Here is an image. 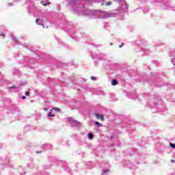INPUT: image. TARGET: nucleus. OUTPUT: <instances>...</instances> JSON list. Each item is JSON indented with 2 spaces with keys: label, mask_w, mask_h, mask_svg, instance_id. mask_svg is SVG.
Segmentation results:
<instances>
[{
  "label": "nucleus",
  "mask_w": 175,
  "mask_h": 175,
  "mask_svg": "<svg viewBox=\"0 0 175 175\" xmlns=\"http://www.w3.org/2000/svg\"><path fill=\"white\" fill-rule=\"evenodd\" d=\"M40 117H42V113H37L36 115V120H38V118H40Z\"/></svg>",
  "instance_id": "nucleus-51"
},
{
  "label": "nucleus",
  "mask_w": 175,
  "mask_h": 175,
  "mask_svg": "<svg viewBox=\"0 0 175 175\" xmlns=\"http://www.w3.org/2000/svg\"><path fill=\"white\" fill-rule=\"evenodd\" d=\"M143 12L144 13H148V12H150V10H148V8H145L144 10H143Z\"/></svg>",
  "instance_id": "nucleus-52"
},
{
  "label": "nucleus",
  "mask_w": 175,
  "mask_h": 175,
  "mask_svg": "<svg viewBox=\"0 0 175 175\" xmlns=\"http://www.w3.org/2000/svg\"><path fill=\"white\" fill-rule=\"evenodd\" d=\"M68 122H69V124H70L71 126L74 127V128H81L82 124L81 122L76 120H73L72 119V118H69L68 119Z\"/></svg>",
  "instance_id": "nucleus-18"
},
{
  "label": "nucleus",
  "mask_w": 175,
  "mask_h": 175,
  "mask_svg": "<svg viewBox=\"0 0 175 175\" xmlns=\"http://www.w3.org/2000/svg\"><path fill=\"white\" fill-rule=\"evenodd\" d=\"M51 117H55V114H53V113H51V112H49L47 114V118L50 119V118H51Z\"/></svg>",
  "instance_id": "nucleus-49"
},
{
  "label": "nucleus",
  "mask_w": 175,
  "mask_h": 175,
  "mask_svg": "<svg viewBox=\"0 0 175 175\" xmlns=\"http://www.w3.org/2000/svg\"><path fill=\"white\" fill-rule=\"evenodd\" d=\"M11 39L13 42H15L16 44L23 46V47L27 49V50H29V51L34 53L35 55H36L35 57V59L34 58L31 59L29 58V57H27V56H23V62L21 61L18 62V64H21V65H22V64H23V65H25V64H29V65H34V64L37 61H40V59H46V58H47V55L40 52V51L35 49V48L32 45L27 43L23 44L20 42V41H18V40L17 39V37H16L15 36L12 35Z\"/></svg>",
  "instance_id": "nucleus-3"
},
{
  "label": "nucleus",
  "mask_w": 175,
  "mask_h": 175,
  "mask_svg": "<svg viewBox=\"0 0 175 175\" xmlns=\"http://www.w3.org/2000/svg\"><path fill=\"white\" fill-rule=\"evenodd\" d=\"M72 103H74V106L77 108L79 109L80 108V106H81V101L77 100H74L72 101Z\"/></svg>",
  "instance_id": "nucleus-31"
},
{
  "label": "nucleus",
  "mask_w": 175,
  "mask_h": 175,
  "mask_svg": "<svg viewBox=\"0 0 175 175\" xmlns=\"http://www.w3.org/2000/svg\"><path fill=\"white\" fill-rule=\"evenodd\" d=\"M27 167H29V169H33V167H35V163H33L32 161L30 163H28L27 165Z\"/></svg>",
  "instance_id": "nucleus-43"
},
{
  "label": "nucleus",
  "mask_w": 175,
  "mask_h": 175,
  "mask_svg": "<svg viewBox=\"0 0 175 175\" xmlns=\"http://www.w3.org/2000/svg\"><path fill=\"white\" fill-rule=\"evenodd\" d=\"M96 111L98 113V114H106L107 113V108L100 105L96 108Z\"/></svg>",
  "instance_id": "nucleus-20"
},
{
  "label": "nucleus",
  "mask_w": 175,
  "mask_h": 175,
  "mask_svg": "<svg viewBox=\"0 0 175 175\" xmlns=\"http://www.w3.org/2000/svg\"><path fill=\"white\" fill-rule=\"evenodd\" d=\"M48 161L50 162V164H45L42 166L44 170H47V169H51V167H53V165L55 163V165L57 166L62 167L66 173H70V167H69V165H68V163H66V161H61L57 157H54L53 156H49Z\"/></svg>",
  "instance_id": "nucleus-6"
},
{
  "label": "nucleus",
  "mask_w": 175,
  "mask_h": 175,
  "mask_svg": "<svg viewBox=\"0 0 175 175\" xmlns=\"http://www.w3.org/2000/svg\"><path fill=\"white\" fill-rule=\"evenodd\" d=\"M25 4L27 6V11L29 14L35 16L38 14V13H40V10L39 9V7L35 4V2H33V0H27Z\"/></svg>",
  "instance_id": "nucleus-8"
},
{
  "label": "nucleus",
  "mask_w": 175,
  "mask_h": 175,
  "mask_svg": "<svg viewBox=\"0 0 175 175\" xmlns=\"http://www.w3.org/2000/svg\"><path fill=\"white\" fill-rule=\"evenodd\" d=\"M118 80H117L116 79H113L111 81V84L113 86L118 85Z\"/></svg>",
  "instance_id": "nucleus-41"
},
{
  "label": "nucleus",
  "mask_w": 175,
  "mask_h": 175,
  "mask_svg": "<svg viewBox=\"0 0 175 175\" xmlns=\"http://www.w3.org/2000/svg\"><path fill=\"white\" fill-rule=\"evenodd\" d=\"M100 167H102V173L100 175H109L110 174V164L108 161H102L100 163Z\"/></svg>",
  "instance_id": "nucleus-15"
},
{
  "label": "nucleus",
  "mask_w": 175,
  "mask_h": 175,
  "mask_svg": "<svg viewBox=\"0 0 175 175\" xmlns=\"http://www.w3.org/2000/svg\"><path fill=\"white\" fill-rule=\"evenodd\" d=\"M94 125H96L98 128H100V126H102V123L99 122H94Z\"/></svg>",
  "instance_id": "nucleus-48"
},
{
  "label": "nucleus",
  "mask_w": 175,
  "mask_h": 175,
  "mask_svg": "<svg viewBox=\"0 0 175 175\" xmlns=\"http://www.w3.org/2000/svg\"><path fill=\"white\" fill-rule=\"evenodd\" d=\"M77 91H79V92H87V91H90V87L88 86V85H85L81 88H78Z\"/></svg>",
  "instance_id": "nucleus-25"
},
{
  "label": "nucleus",
  "mask_w": 175,
  "mask_h": 175,
  "mask_svg": "<svg viewBox=\"0 0 175 175\" xmlns=\"http://www.w3.org/2000/svg\"><path fill=\"white\" fill-rule=\"evenodd\" d=\"M139 161H135V163L132 162L131 160H122L121 164L124 167H127L128 169H131V170H135L137 169V165H139Z\"/></svg>",
  "instance_id": "nucleus-12"
},
{
  "label": "nucleus",
  "mask_w": 175,
  "mask_h": 175,
  "mask_svg": "<svg viewBox=\"0 0 175 175\" xmlns=\"http://www.w3.org/2000/svg\"><path fill=\"white\" fill-rule=\"evenodd\" d=\"M128 97L130 98L131 99H137L138 96L136 94V90H134L133 93L129 92L128 94Z\"/></svg>",
  "instance_id": "nucleus-27"
},
{
  "label": "nucleus",
  "mask_w": 175,
  "mask_h": 175,
  "mask_svg": "<svg viewBox=\"0 0 175 175\" xmlns=\"http://www.w3.org/2000/svg\"><path fill=\"white\" fill-rule=\"evenodd\" d=\"M103 28L104 29H107L109 30L110 28V26L109 25L108 23H103Z\"/></svg>",
  "instance_id": "nucleus-45"
},
{
  "label": "nucleus",
  "mask_w": 175,
  "mask_h": 175,
  "mask_svg": "<svg viewBox=\"0 0 175 175\" xmlns=\"http://www.w3.org/2000/svg\"><path fill=\"white\" fill-rule=\"evenodd\" d=\"M14 113H16V116H18V120L21 118V111H18V109L14 108Z\"/></svg>",
  "instance_id": "nucleus-38"
},
{
  "label": "nucleus",
  "mask_w": 175,
  "mask_h": 175,
  "mask_svg": "<svg viewBox=\"0 0 175 175\" xmlns=\"http://www.w3.org/2000/svg\"><path fill=\"white\" fill-rule=\"evenodd\" d=\"M66 66H70V64L66 65L63 63H59L57 66H55V68H61L62 69H66Z\"/></svg>",
  "instance_id": "nucleus-33"
},
{
  "label": "nucleus",
  "mask_w": 175,
  "mask_h": 175,
  "mask_svg": "<svg viewBox=\"0 0 175 175\" xmlns=\"http://www.w3.org/2000/svg\"><path fill=\"white\" fill-rule=\"evenodd\" d=\"M18 173L20 175H25V174H27V172H25V170H23V167H21V166H20L18 168Z\"/></svg>",
  "instance_id": "nucleus-34"
},
{
  "label": "nucleus",
  "mask_w": 175,
  "mask_h": 175,
  "mask_svg": "<svg viewBox=\"0 0 175 175\" xmlns=\"http://www.w3.org/2000/svg\"><path fill=\"white\" fill-rule=\"evenodd\" d=\"M6 167H13V165L10 163V157L9 156L5 158L0 157V170H3Z\"/></svg>",
  "instance_id": "nucleus-13"
},
{
  "label": "nucleus",
  "mask_w": 175,
  "mask_h": 175,
  "mask_svg": "<svg viewBox=\"0 0 175 175\" xmlns=\"http://www.w3.org/2000/svg\"><path fill=\"white\" fill-rule=\"evenodd\" d=\"M91 80H92L93 81H96V77H94V76H92L90 77Z\"/></svg>",
  "instance_id": "nucleus-57"
},
{
  "label": "nucleus",
  "mask_w": 175,
  "mask_h": 175,
  "mask_svg": "<svg viewBox=\"0 0 175 175\" xmlns=\"http://www.w3.org/2000/svg\"><path fill=\"white\" fill-rule=\"evenodd\" d=\"M140 53L143 55V54H145V55H148L150 54V50L146 49V48H141Z\"/></svg>",
  "instance_id": "nucleus-32"
},
{
  "label": "nucleus",
  "mask_w": 175,
  "mask_h": 175,
  "mask_svg": "<svg viewBox=\"0 0 175 175\" xmlns=\"http://www.w3.org/2000/svg\"><path fill=\"white\" fill-rule=\"evenodd\" d=\"M157 2L158 5L160 6L161 9H163V10H173L175 12V7L170 5V1L162 0L159 1V0H158Z\"/></svg>",
  "instance_id": "nucleus-11"
},
{
  "label": "nucleus",
  "mask_w": 175,
  "mask_h": 175,
  "mask_svg": "<svg viewBox=\"0 0 175 175\" xmlns=\"http://www.w3.org/2000/svg\"><path fill=\"white\" fill-rule=\"evenodd\" d=\"M148 105H150L152 113H165V111H167L166 104L163 103L158 94H154L153 102Z\"/></svg>",
  "instance_id": "nucleus-5"
},
{
  "label": "nucleus",
  "mask_w": 175,
  "mask_h": 175,
  "mask_svg": "<svg viewBox=\"0 0 175 175\" xmlns=\"http://www.w3.org/2000/svg\"><path fill=\"white\" fill-rule=\"evenodd\" d=\"M86 2L90 3H100L101 6H110L111 1H107L106 0H86ZM115 2H118L119 6L113 12H103L100 11L99 13L100 15H98V18H109V17H116V14L119 13H125L128 12V3L125 0H115Z\"/></svg>",
  "instance_id": "nucleus-2"
},
{
  "label": "nucleus",
  "mask_w": 175,
  "mask_h": 175,
  "mask_svg": "<svg viewBox=\"0 0 175 175\" xmlns=\"http://www.w3.org/2000/svg\"><path fill=\"white\" fill-rule=\"evenodd\" d=\"M25 84H27V82H23L20 83L19 86H16V85L10 86L7 88V90H8L10 92H16L17 90H18L20 87H21L22 85H25Z\"/></svg>",
  "instance_id": "nucleus-19"
},
{
  "label": "nucleus",
  "mask_w": 175,
  "mask_h": 175,
  "mask_svg": "<svg viewBox=\"0 0 175 175\" xmlns=\"http://www.w3.org/2000/svg\"><path fill=\"white\" fill-rule=\"evenodd\" d=\"M129 124H131V122L129 121L126 123H125V124H121L120 126L121 128H127V131L129 132V135L130 136V138L132 139L133 137H135V124H131L129 125Z\"/></svg>",
  "instance_id": "nucleus-14"
},
{
  "label": "nucleus",
  "mask_w": 175,
  "mask_h": 175,
  "mask_svg": "<svg viewBox=\"0 0 175 175\" xmlns=\"http://www.w3.org/2000/svg\"><path fill=\"white\" fill-rule=\"evenodd\" d=\"M56 9H57V10H61V5L57 4L56 5Z\"/></svg>",
  "instance_id": "nucleus-54"
},
{
  "label": "nucleus",
  "mask_w": 175,
  "mask_h": 175,
  "mask_svg": "<svg viewBox=\"0 0 175 175\" xmlns=\"http://www.w3.org/2000/svg\"><path fill=\"white\" fill-rule=\"evenodd\" d=\"M108 139H109V140H111V139H114V136L111 135L110 137H108Z\"/></svg>",
  "instance_id": "nucleus-64"
},
{
  "label": "nucleus",
  "mask_w": 175,
  "mask_h": 175,
  "mask_svg": "<svg viewBox=\"0 0 175 175\" xmlns=\"http://www.w3.org/2000/svg\"><path fill=\"white\" fill-rule=\"evenodd\" d=\"M138 81L139 83H143L144 84H146V81H147V75L146 74H144L143 75L140 76Z\"/></svg>",
  "instance_id": "nucleus-29"
},
{
  "label": "nucleus",
  "mask_w": 175,
  "mask_h": 175,
  "mask_svg": "<svg viewBox=\"0 0 175 175\" xmlns=\"http://www.w3.org/2000/svg\"><path fill=\"white\" fill-rule=\"evenodd\" d=\"M93 116H95L97 120H101V121H105V116L102 113H94Z\"/></svg>",
  "instance_id": "nucleus-28"
},
{
  "label": "nucleus",
  "mask_w": 175,
  "mask_h": 175,
  "mask_svg": "<svg viewBox=\"0 0 175 175\" xmlns=\"http://www.w3.org/2000/svg\"><path fill=\"white\" fill-rule=\"evenodd\" d=\"M129 154L131 156V158H137V159H144V157L142 156V154L137 152V149L133 148L129 151Z\"/></svg>",
  "instance_id": "nucleus-17"
},
{
  "label": "nucleus",
  "mask_w": 175,
  "mask_h": 175,
  "mask_svg": "<svg viewBox=\"0 0 175 175\" xmlns=\"http://www.w3.org/2000/svg\"><path fill=\"white\" fill-rule=\"evenodd\" d=\"M13 5H14L13 3H7V6H8L9 8L13 6Z\"/></svg>",
  "instance_id": "nucleus-60"
},
{
  "label": "nucleus",
  "mask_w": 175,
  "mask_h": 175,
  "mask_svg": "<svg viewBox=\"0 0 175 175\" xmlns=\"http://www.w3.org/2000/svg\"><path fill=\"white\" fill-rule=\"evenodd\" d=\"M13 75H14V76H20V70H18V69H15L14 70L12 71Z\"/></svg>",
  "instance_id": "nucleus-44"
},
{
  "label": "nucleus",
  "mask_w": 175,
  "mask_h": 175,
  "mask_svg": "<svg viewBox=\"0 0 175 175\" xmlns=\"http://www.w3.org/2000/svg\"><path fill=\"white\" fill-rule=\"evenodd\" d=\"M146 144V143H144L143 142H142L141 144L138 142V145L140 146L141 147H143V146H144V144Z\"/></svg>",
  "instance_id": "nucleus-58"
},
{
  "label": "nucleus",
  "mask_w": 175,
  "mask_h": 175,
  "mask_svg": "<svg viewBox=\"0 0 175 175\" xmlns=\"http://www.w3.org/2000/svg\"><path fill=\"white\" fill-rule=\"evenodd\" d=\"M25 95L26 96H29V92H28V91L25 92Z\"/></svg>",
  "instance_id": "nucleus-62"
},
{
  "label": "nucleus",
  "mask_w": 175,
  "mask_h": 175,
  "mask_svg": "<svg viewBox=\"0 0 175 175\" xmlns=\"http://www.w3.org/2000/svg\"><path fill=\"white\" fill-rule=\"evenodd\" d=\"M86 148H91L92 147V144H88V145L85 146Z\"/></svg>",
  "instance_id": "nucleus-55"
},
{
  "label": "nucleus",
  "mask_w": 175,
  "mask_h": 175,
  "mask_svg": "<svg viewBox=\"0 0 175 175\" xmlns=\"http://www.w3.org/2000/svg\"><path fill=\"white\" fill-rule=\"evenodd\" d=\"M152 77H156L157 79H162V76L158 72L152 73Z\"/></svg>",
  "instance_id": "nucleus-40"
},
{
  "label": "nucleus",
  "mask_w": 175,
  "mask_h": 175,
  "mask_svg": "<svg viewBox=\"0 0 175 175\" xmlns=\"http://www.w3.org/2000/svg\"><path fill=\"white\" fill-rule=\"evenodd\" d=\"M157 146L159 148V151L160 152H163L166 149L170 148V146L165 145V144L159 143L157 144Z\"/></svg>",
  "instance_id": "nucleus-21"
},
{
  "label": "nucleus",
  "mask_w": 175,
  "mask_h": 175,
  "mask_svg": "<svg viewBox=\"0 0 175 175\" xmlns=\"http://www.w3.org/2000/svg\"><path fill=\"white\" fill-rule=\"evenodd\" d=\"M57 42L60 44L61 47L65 46V42H64L61 39H57Z\"/></svg>",
  "instance_id": "nucleus-46"
},
{
  "label": "nucleus",
  "mask_w": 175,
  "mask_h": 175,
  "mask_svg": "<svg viewBox=\"0 0 175 175\" xmlns=\"http://www.w3.org/2000/svg\"><path fill=\"white\" fill-rule=\"evenodd\" d=\"M169 147H171V148H172L173 150H174V148H175V144H173V143L170 142V143L169 144Z\"/></svg>",
  "instance_id": "nucleus-50"
},
{
  "label": "nucleus",
  "mask_w": 175,
  "mask_h": 175,
  "mask_svg": "<svg viewBox=\"0 0 175 175\" xmlns=\"http://www.w3.org/2000/svg\"><path fill=\"white\" fill-rule=\"evenodd\" d=\"M87 44H90V46H93V47H96V49H100L102 47L101 44H97L96 42H94L92 40H88L86 41Z\"/></svg>",
  "instance_id": "nucleus-23"
},
{
  "label": "nucleus",
  "mask_w": 175,
  "mask_h": 175,
  "mask_svg": "<svg viewBox=\"0 0 175 175\" xmlns=\"http://www.w3.org/2000/svg\"><path fill=\"white\" fill-rule=\"evenodd\" d=\"M36 24H38V25H41L42 27V28H44V24L46 23V21L40 18H38L36 20Z\"/></svg>",
  "instance_id": "nucleus-26"
},
{
  "label": "nucleus",
  "mask_w": 175,
  "mask_h": 175,
  "mask_svg": "<svg viewBox=\"0 0 175 175\" xmlns=\"http://www.w3.org/2000/svg\"><path fill=\"white\" fill-rule=\"evenodd\" d=\"M103 65L104 66H110L111 65V62L107 59H106L105 60H103Z\"/></svg>",
  "instance_id": "nucleus-35"
},
{
  "label": "nucleus",
  "mask_w": 175,
  "mask_h": 175,
  "mask_svg": "<svg viewBox=\"0 0 175 175\" xmlns=\"http://www.w3.org/2000/svg\"><path fill=\"white\" fill-rule=\"evenodd\" d=\"M88 137L89 140H92V139H94V133H88Z\"/></svg>",
  "instance_id": "nucleus-47"
},
{
  "label": "nucleus",
  "mask_w": 175,
  "mask_h": 175,
  "mask_svg": "<svg viewBox=\"0 0 175 175\" xmlns=\"http://www.w3.org/2000/svg\"><path fill=\"white\" fill-rule=\"evenodd\" d=\"M3 31H5V26H0V36H2V38H5V36Z\"/></svg>",
  "instance_id": "nucleus-37"
},
{
  "label": "nucleus",
  "mask_w": 175,
  "mask_h": 175,
  "mask_svg": "<svg viewBox=\"0 0 175 175\" xmlns=\"http://www.w3.org/2000/svg\"><path fill=\"white\" fill-rule=\"evenodd\" d=\"M41 83L44 85H47L49 87V88H52L54 90V86L55 85V91H62V87L59 86L60 85H65V87H69V83L68 81V78L66 77H64L62 80H59L58 79H51V78H48L46 81H41Z\"/></svg>",
  "instance_id": "nucleus-4"
},
{
  "label": "nucleus",
  "mask_w": 175,
  "mask_h": 175,
  "mask_svg": "<svg viewBox=\"0 0 175 175\" xmlns=\"http://www.w3.org/2000/svg\"><path fill=\"white\" fill-rule=\"evenodd\" d=\"M68 81H70V83H72V84L74 85L83 84V83H85V81H87V79L84 78H76L73 76H71L68 78Z\"/></svg>",
  "instance_id": "nucleus-16"
},
{
  "label": "nucleus",
  "mask_w": 175,
  "mask_h": 175,
  "mask_svg": "<svg viewBox=\"0 0 175 175\" xmlns=\"http://www.w3.org/2000/svg\"><path fill=\"white\" fill-rule=\"evenodd\" d=\"M125 44L124 42H122V44L120 45H119V49H122V46L124 45Z\"/></svg>",
  "instance_id": "nucleus-63"
},
{
  "label": "nucleus",
  "mask_w": 175,
  "mask_h": 175,
  "mask_svg": "<svg viewBox=\"0 0 175 175\" xmlns=\"http://www.w3.org/2000/svg\"><path fill=\"white\" fill-rule=\"evenodd\" d=\"M41 148L42 150H53V145L51 144H44L41 146Z\"/></svg>",
  "instance_id": "nucleus-24"
},
{
  "label": "nucleus",
  "mask_w": 175,
  "mask_h": 175,
  "mask_svg": "<svg viewBox=\"0 0 175 175\" xmlns=\"http://www.w3.org/2000/svg\"><path fill=\"white\" fill-rule=\"evenodd\" d=\"M95 163L92 162V161H89L88 163V164L85 165V168L86 169H94V167H95Z\"/></svg>",
  "instance_id": "nucleus-30"
},
{
  "label": "nucleus",
  "mask_w": 175,
  "mask_h": 175,
  "mask_svg": "<svg viewBox=\"0 0 175 175\" xmlns=\"http://www.w3.org/2000/svg\"><path fill=\"white\" fill-rule=\"evenodd\" d=\"M90 57L94 62V65H99V61H105L107 59V55L106 53H96L95 52H90Z\"/></svg>",
  "instance_id": "nucleus-9"
},
{
  "label": "nucleus",
  "mask_w": 175,
  "mask_h": 175,
  "mask_svg": "<svg viewBox=\"0 0 175 175\" xmlns=\"http://www.w3.org/2000/svg\"><path fill=\"white\" fill-rule=\"evenodd\" d=\"M42 76H43V71L39 70L37 71V77L38 79H42Z\"/></svg>",
  "instance_id": "nucleus-42"
},
{
  "label": "nucleus",
  "mask_w": 175,
  "mask_h": 175,
  "mask_svg": "<svg viewBox=\"0 0 175 175\" xmlns=\"http://www.w3.org/2000/svg\"><path fill=\"white\" fill-rule=\"evenodd\" d=\"M150 85H154V87H163V85H167V83L164 82H158L157 81H151Z\"/></svg>",
  "instance_id": "nucleus-22"
},
{
  "label": "nucleus",
  "mask_w": 175,
  "mask_h": 175,
  "mask_svg": "<svg viewBox=\"0 0 175 175\" xmlns=\"http://www.w3.org/2000/svg\"><path fill=\"white\" fill-rule=\"evenodd\" d=\"M42 17L46 18V23H49V24H55L56 28H63L65 32H67L70 38L76 42H79L81 38H87V33L83 31V30L77 29V25L76 24L66 20V17L64 14H57L58 21L53 20V14H51V12H44L42 14Z\"/></svg>",
  "instance_id": "nucleus-1"
},
{
  "label": "nucleus",
  "mask_w": 175,
  "mask_h": 175,
  "mask_svg": "<svg viewBox=\"0 0 175 175\" xmlns=\"http://www.w3.org/2000/svg\"><path fill=\"white\" fill-rule=\"evenodd\" d=\"M100 10H83V8L80 9V14H82V16H88L89 17H93V16H96V18H98V16H100V14L99 13Z\"/></svg>",
  "instance_id": "nucleus-10"
},
{
  "label": "nucleus",
  "mask_w": 175,
  "mask_h": 175,
  "mask_svg": "<svg viewBox=\"0 0 175 175\" xmlns=\"http://www.w3.org/2000/svg\"><path fill=\"white\" fill-rule=\"evenodd\" d=\"M109 95L110 100L111 101L117 100V98H116V94L114 93H109Z\"/></svg>",
  "instance_id": "nucleus-36"
},
{
  "label": "nucleus",
  "mask_w": 175,
  "mask_h": 175,
  "mask_svg": "<svg viewBox=\"0 0 175 175\" xmlns=\"http://www.w3.org/2000/svg\"><path fill=\"white\" fill-rule=\"evenodd\" d=\"M67 8L70 9L75 14L80 16V10L85 8V2L84 0H68Z\"/></svg>",
  "instance_id": "nucleus-7"
},
{
  "label": "nucleus",
  "mask_w": 175,
  "mask_h": 175,
  "mask_svg": "<svg viewBox=\"0 0 175 175\" xmlns=\"http://www.w3.org/2000/svg\"><path fill=\"white\" fill-rule=\"evenodd\" d=\"M17 57H20V53H15L14 58H17Z\"/></svg>",
  "instance_id": "nucleus-61"
},
{
  "label": "nucleus",
  "mask_w": 175,
  "mask_h": 175,
  "mask_svg": "<svg viewBox=\"0 0 175 175\" xmlns=\"http://www.w3.org/2000/svg\"><path fill=\"white\" fill-rule=\"evenodd\" d=\"M149 96H150V94H148V93H145V94H144V98H145V99H147V97Z\"/></svg>",
  "instance_id": "nucleus-56"
},
{
  "label": "nucleus",
  "mask_w": 175,
  "mask_h": 175,
  "mask_svg": "<svg viewBox=\"0 0 175 175\" xmlns=\"http://www.w3.org/2000/svg\"><path fill=\"white\" fill-rule=\"evenodd\" d=\"M53 110H55V111H61V109L58 107H53Z\"/></svg>",
  "instance_id": "nucleus-53"
},
{
  "label": "nucleus",
  "mask_w": 175,
  "mask_h": 175,
  "mask_svg": "<svg viewBox=\"0 0 175 175\" xmlns=\"http://www.w3.org/2000/svg\"><path fill=\"white\" fill-rule=\"evenodd\" d=\"M152 64H154V65L158 66V60H153Z\"/></svg>",
  "instance_id": "nucleus-59"
},
{
  "label": "nucleus",
  "mask_w": 175,
  "mask_h": 175,
  "mask_svg": "<svg viewBox=\"0 0 175 175\" xmlns=\"http://www.w3.org/2000/svg\"><path fill=\"white\" fill-rule=\"evenodd\" d=\"M41 5H42L43 6H47L49 5H51V2L49 1V0H46V1H40Z\"/></svg>",
  "instance_id": "nucleus-39"
}]
</instances>
